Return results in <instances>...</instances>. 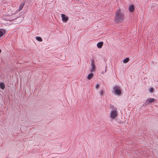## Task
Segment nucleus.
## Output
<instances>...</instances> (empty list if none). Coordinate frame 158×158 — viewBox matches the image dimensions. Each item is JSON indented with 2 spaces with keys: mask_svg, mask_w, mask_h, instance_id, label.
<instances>
[{
  "mask_svg": "<svg viewBox=\"0 0 158 158\" xmlns=\"http://www.w3.org/2000/svg\"><path fill=\"white\" fill-rule=\"evenodd\" d=\"M93 76V74L92 73H89L87 76V79L89 80H90L91 79Z\"/></svg>",
  "mask_w": 158,
  "mask_h": 158,
  "instance_id": "nucleus-12",
  "label": "nucleus"
},
{
  "mask_svg": "<svg viewBox=\"0 0 158 158\" xmlns=\"http://www.w3.org/2000/svg\"><path fill=\"white\" fill-rule=\"evenodd\" d=\"M100 86V85L98 84H96L95 86V89H98Z\"/></svg>",
  "mask_w": 158,
  "mask_h": 158,
  "instance_id": "nucleus-15",
  "label": "nucleus"
},
{
  "mask_svg": "<svg viewBox=\"0 0 158 158\" xmlns=\"http://www.w3.org/2000/svg\"><path fill=\"white\" fill-rule=\"evenodd\" d=\"M103 44V42L102 41H101L98 43L97 44V46L98 48H102Z\"/></svg>",
  "mask_w": 158,
  "mask_h": 158,
  "instance_id": "nucleus-8",
  "label": "nucleus"
},
{
  "mask_svg": "<svg viewBox=\"0 0 158 158\" xmlns=\"http://www.w3.org/2000/svg\"><path fill=\"white\" fill-rule=\"evenodd\" d=\"M154 91V89H153V88H150V89H149V91L150 92V93H152V92Z\"/></svg>",
  "mask_w": 158,
  "mask_h": 158,
  "instance_id": "nucleus-16",
  "label": "nucleus"
},
{
  "mask_svg": "<svg viewBox=\"0 0 158 158\" xmlns=\"http://www.w3.org/2000/svg\"><path fill=\"white\" fill-rule=\"evenodd\" d=\"M91 65L92 66V68L90 69V71L91 72H93L95 71L96 66L95 65L94 60L92 59L91 60Z\"/></svg>",
  "mask_w": 158,
  "mask_h": 158,
  "instance_id": "nucleus-4",
  "label": "nucleus"
},
{
  "mask_svg": "<svg viewBox=\"0 0 158 158\" xmlns=\"http://www.w3.org/2000/svg\"><path fill=\"white\" fill-rule=\"evenodd\" d=\"M5 88V84L3 82L0 83V88L2 89H4Z\"/></svg>",
  "mask_w": 158,
  "mask_h": 158,
  "instance_id": "nucleus-10",
  "label": "nucleus"
},
{
  "mask_svg": "<svg viewBox=\"0 0 158 158\" xmlns=\"http://www.w3.org/2000/svg\"><path fill=\"white\" fill-rule=\"evenodd\" d=\"M25 4V2H22L19 7V11H20L23 8V6L24 5V4Z\"/></svg>",
  "mask_w": 158,
  "mask_h": 158,
  "instance_id": "nucleus-7",
  "label": "nucleus"
},
{
  "mask_svg": "<svg viewBox=\"0 0 158 158\" xmlns=\"http://www.w3.org/2000/svg\"><path fill=\"white\" fill-rule=\"evenodd\" d=\"M155 99L154 98H151L149 99V100H147L146 102H145L144 104H145L146 103L147 104H148L149 103L153 102L154 101Z\"/></svg>",
  "mask_w": 158,
  "mask_h": 158,
  "instance_id": "nucleus-6",
  "label": "nucleus"
},
{
  "mask_svg": "<svg viewBox=\"0 0 158 158\" xmlns=\"http://www.w3.org/2000/svg\"><path fill=\"white\" fill-rule=\"evenodd\" d=\"M134 9L135 8L133 5H132L129 6V10L130 12H133L134 11Z\"/></svg>",
  "mask_w": 158,
  "mask_h": 158,
  "instance_id": "nucleus-9",
  "label": "nucleus"
},
{
  "mask_svg": "<svg viewBox=\"0 0 158 158\" xmlns=\"http://www.w3.org/2000/svg\"><path fill=\"white\" fill-rule=\"evenodd\" d=\"M124 18V14L121 12L120 9H118L115 13L114 17V21L116 23H121L123 21Z\"/></svg>",
  "mask_w": 158,
  "mask_h": 158,
  "instance_id": "nucleus-1",
  "label": "nucleus"
},
{
  "mask_svg": "<svg viewBox=\"0 0 158 158\" xmlns=\"http://www.w3.org/2000/svg\"><path fill=\"white\" fill-rule=\"evenodd\" d=\"M5 31L4 30L0 29V37L2 36L5 34Z\"/></svg>",
  "mask_w": 158,
  "mask_h": 158,
  "instance_id": "nucleus-11",
  "label": "nucleus"
},
{
  "mask_svg": "<svg viewBox=\"0 0 158 158\" xmlns=\"http://www.w3.org/2000/svg\"><path fill=\"white\" fill-rule=\"evenodd\" d=\"M36 40L38 41H39L40 42H42V38L40 37H39V36H38V37H37L36 38Z\"/></svg>",
  "mask_w": 158,
  "mask_h": 158,
  "instance_id": "nucleus-14",
  "label": "nucleus"
},
{
  "mask_svg": "<svg viewBox=\"0 0 158 158\" xmlns=\"http://www.w3.org/2000/svg\"><path fill=\"white\" fill-rule=\"evenodd\" d=\"M62 21L66 23L68 20L69 17L64 14H61Z\"/></svg>",
  "mask_w": 158,
  "mask_h": 158,
  "instance_id": "nucleus-5",
  "label": "nucleus"
},
{
  "mask_svg": "<svg viewBox=\"0 0 158 158\" xmlns=\"http://www.w3.org/2000/svg\"><path fill=\"white\" fill-rule=\"evenodd\" d=\"M103 90H101L100 91V95L102 96L103 94Z\"/></svg>",
  "mask_w": 158,
  "mask_h": 158,
  "instance_id": "nucleus-17",
  "label": "nucleus"
},
{
  "mask_svg": "<svg viewBox=\"0 0 158 158\" xmlns=\"http://www.w3.org/2000/svg\"><path fill=\"white\" fill-rule=\"evenodd\" d=\"M113 92L116 95L119 96L121 94V90L119 86H115L113 87Z\"/></svg>",
  "mask_w": 158,
  "mask_h": 158,
  "instance_id": "nucleus-2",
  "label": "nucleus"
},
{
  "mask_svg": "<svg viewBox=\"0 0 158 158\" xmlns=\"http://www.w3.org/2000/svg\"><path fill=\"white\" fill-rule=\"evenodd\" d=\"M129 60V59L128 57L126 58L125 59H124L123 60V62L125 63H127Z\"/></svg>",
  "mask_w": 158,
  "mask_h": 158,
  "instance_id": "nucleus-13",
  "label": "nucleus"
},
{
  "mask_svg": "<svg viewBox=\"0 0 158 158\" xmlns=\"http://www.w3.org/2000/svg\"><path fill=\"white\" fill-rule=\"evenodd\" d=\"M1 52V49H0V53Z\"/></svg>",
  "mask_w": 158,
  "mask_h": 158,
  "instance_id": "nucleus-18",
  "label": "nucleus"
},
{
  "mask_svg": "<svg viewBox=\"0 0 158 158\" xmlns=\"http://www.w3.org/2000/svg\"><path fill=\"white\" fill-rule=\"evenodd\" d=\"M110 117L112 119H114L117 116V110H111L110 114Z\"/></svg>",
  "mask_w": 158,
  "mask_h": 158,
  "instance_id": "nucleus-3",
  "label": "nucleus"
}]
</instances>
